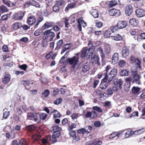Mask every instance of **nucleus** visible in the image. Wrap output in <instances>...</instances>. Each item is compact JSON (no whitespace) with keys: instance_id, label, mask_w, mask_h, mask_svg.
Returning <instances> with one entry per match:
<instances>
[{"instance_id":"3c124183","label":"nucleus","mask_w":145,"mask_h":145,"mask_svg":"<svg viewBox=\"0 0 145 145\" xmlns=\"http://www.w3.org/2000/svg\"><path fill=\"white\" fill-rule=\"evenodd\" d=\"M93 110H95L97 111V112H102V109L99 107L97 106H94L93 107Z\"/></svg>"},{"instance_id":"9d476101","label":"nucleus","mask_w":145,"mask_h":145,"mask_svg":"<svg viewBox=\"0 0 145 145\" xmlns=\"http://www.w3.org/2000/svg\"><path fill=\"white\" fill-rule=\"evenodd\" d=\"M114 83L115 85L118 86L120 89H122L123 82L121 79H115L114 80Z\"/></svg>"},{"instance_id":"4468645a","label":"nucleus","mask_w":145,"mask_h":145,"mask_svg":"<svg viewBox=\"0 0 145 145\" xmlns=\"http://www.w3.org/2000/svg\"><path fill=\"white\" fill-rule=\"evenodd\" d=\"M121 53L123 57L125 58H127L129 55V50L127 48L124 47Z\"/></svg>"},{"instance_id":"a878e982","label":"nucleus","mask_w":145,"mask_h":145,"mask_svg":"<svg viewBox=\"0 0 145 145\" xmlns=\"http://www.w3.org/2000/svg\"><path fill=\"white\" fill-rule=\"evenodd\" d=\"M34 116L33 119L35 121L39 122L40 121V115L37 113H34Z\"/></svg>"},{"instance_id":"72a5a7b5","label":"nucleus","mask_w":145,"mask_h":145,"mask_svg":"<svg viewBox=\"0 0 145 145\" xmlns=\"http://www.w3.org/2000/svg\"><path fill=\"white\" fill-rule=\"evenodd\" d=\"M126 64V62L124 60H120L119 61L118 65L120 67H123L125 66Z\"/></svg>"},{"instance_id":"c03bdc74","label":"nucleus","mask_w":145,"mask_h":145,"mask_svg":"<svg viewBox=\"0 0 145 145\" xmlns=\"http://www.w3.org/2000/svg\"><path fill=\"white\" fill-rule=\"evenodd\" d=\"M105 51L107 53H109L110 52V49L108 44H105Z\"/></svg>"},{"instance_id":"cd10ccee","label":"nucleus","mask_w":145,"mask_h":145,"mask_svg":"<svg viewBox=\"0 0 145 145\" xmlns=\"http://www.w3.org/2000/svg\"><path fill=\"white\" fill-rule=\"evenodd\" d=\"M117 3L116 0H112L108 2V5L109 7H113L115 6Z\"/></svg>"},{"instance_id":"dca6fc26","label":"nucleus","mask_w":145,"mask_h":145,"mask_svg":"<svg viewBox=\"0 0 145 145\" xmlns=\"http://www.w3.org/2000/svg\"><path fill=\"white\" fill-rule=\"evenodd\" d=\"M90 69L89 65L87 63H86L83 65L82 68V71L84 73L87 72H89Z\"/></svg>"},{"instance_id":"7c9ffc66","label":"nucleus","mask_w":145,"mask_h":145,"mask_svg":"<svg viewBox=\"0 0 145 145\" xmlns=\"http://www.w3.org/2000/svg\"><path fill=\"white\" fill-rule=\"evenodd\" d=\"M120 134H118L117 132H114L110 135L109 138L110 139H112L116 136L118 137H120Z\"/></svg>"},{"instance_id":"052dcab7","label":"nucleus","mask_w":145,"mask_h":145,"mask_svg":"<svg viewBox=\"0 0 145 145\" xmlns=\"http://www.w3.org/2000/svg\"><path fill=\"white\" fill-rule=\"evenodd\" d=\"M83 64L82 63H80L79 64H77V65L76 66V68L75 69H80L83 66Z\"/></svg>"},{"instance_id":"a211bd4d","label":"nucleus","mask_w":145,"mask_h":145,"mask_svg":"<svg viewBox=\"0 0 145 145\" xmlns=\"http://www.w3.org/2000/svg\"><path fill=\"white\" fill-rule=\"evenodd\" d=\"M10 78L11 77L9 74H6L3 79L2 81L3 83L4 84L7 83L10 81Z\"/></svg>"},{"instance_id":"4d7b16f0","label":"nucleus","mask_w":145,"mask_h":145,"mask_svg":"<svg viewBox=\"0 0 145 145\" xmlns=\"http://www.w3.org/2000/svg\"><path fill=\"white\" fill-rule=\"evenodd\" d=\"M34 116V113L30 112L27 114V117L28 119H30L31 118H33Z\"/></svg>"},{"instance_id":"09e8293b","label":"nucleus","mask_w":145,"mask_h":145,"mask_svg":"<svg viewBox=\"0 0 145 145\" xmlns=\"http://www.w3.org/2000/svg\"><path fill=\"white\" fill-rule=\"evenodd\" d=\"M60 8L57 5L54 6L53 7V10L55 12H58Z\"/></svg>"},{"instance_id":"774afa93","label":"nucleus","mask_w":145,"mask_h":145,"mask_svg":"<svg viewBox=\"0 0 145 145\" xmlns=\"http://www.w3.org/2000/svg\"><path fill=\"white\" fill-rule=\"evenodd\" d=\"M48 45V42L46 40H43L42 43V46L43 47H45L47 46Z\"/></svg>"},{"instance_id":"6e6d98bb","label":"nucleus","mask_w":145,"mask_h":145,"mask_svg":"<svg viewBox=\"0 0 145 145\" xmlns=\"http://www.w3.org/2000/svg\"><path fill=\"white\" fill-rule=\"evenodd\" d=\"M20 141L19 145H27V144L25 140L22 139Z\"/></svg>"},{"instance_id":"8fccbe9b","label":"nucleus","mask_w":145,"mask_h":145,"mask_svg":"<svg viewBox=\"0 0 145 145\" xmlns=\"http://www.w3.org/2000/svg\"><path fill=\"white\" fill-rule=\"evenodd\" d=\"M10 15L9 14H7L3 15L1 17L2 20H7L8 18L9 17Z\"/></svg>"},{"instance_id":"4be33fe9","label":"nucleus","mask_w":145,"mask_h":145,"mask_svg":"<svg viewBox=\"0 0 145 145\" xmlns=\"http://www.w3.org/2000/svg\"><path fill=\"white\" fill-rule=\"evenodd\" d=\"M53 23L52 22H46L42 26V28L43 29L49 28L52 26Z\"/></svg>"},{"instance_id":"49530a36","label":"nucleus","mask_w":145,"mask_h":145,"mask_svg":"<svg viewBox=\"0 0 145 145\" xmlns=\"http://www.w3.org/2000/svg\"><path fill=\"white\" fill-rule=\"evenodd\" d=\"M130 83L127 84H125L124 86V89L126 91H128L130 89Z\"/></svg>"},{"instance_id":"13d9d810","label":"nucleus","mask_w":145,"mask_h":145,"mask_svg":"<svg viewBox=\"0 0 145 145\" xmlns=\"http://www.w3.org/2000/svg\"><path fill=\"white\" fill-rule=\"evenodd\" d=\"M19 67L22 70L25 71L27 67V66L25 64L20 65Z\"/></svg>"},{"instance_id":"f03ea898","label":"nucleus","mask_w":145,"mask_h":145,"mask_svg":"<svg viewBox=\"0 0 145 145\" xmlns=\"http://www.w3.org/2000/svg\"><path fill=\"white\" fill-rule=\"evenodd\" d=\"M78 54V53L76 54V56H74L71 58H69L68 60V63L70 65H71L72 67L74 69H75L76 66L79 62Z\"/></svg>"},{"instance_id":"de8ad7c7","label":"nucleus","mask_w":145,"mask_h":145,"mask_svg":"<svg viewBox=\"0 0 145 145\" xmlns=\"http://www.w3.org/2000/svg\"><path fill=\"white\" fill-rule=\"evenodd\" d=\"M118 28L117 26H112L110 28L109 30H111L112 33H114L117 30Z\"/></svg>"},{"instance_id":"f257e3e1","label":"nucleus","mask_w":145,"mask_h":145,"mask_svg":"<svg viewBox=\"0 0 145 145\" xmlns=\"http://www.w3.org/2000/svg\"><path fill=\"white\" fill-rule=\"evenodd\" d=\"M99 42H97L96 43L93 42L92 41H89L88 45L91 46L88 49L86 47H84L82 48L81 51V57L83 58L86 56L89 58L90 56H92L95 49V46H97L96 44L97 43L99 44Z\"/></svg>"},{"instance_id":"aec40b11","label":"nucleus","mask_w":145,"mask_h":145,"mask_svg":"<svg viewBox=\"0 0 145 145\" xmlns=\"http://www.w3.org/2000/svg\"><path fill=\"white\" fill-rule=\"evenodd\" d=\"M22 26L21 23L19 22H16L13 24V28L15 30H16L21 28Z\"/></svg>"},{"instance_id":"338daca9","label":"nucleus","mask_w":145,"mask_h":145,"mask_svg":"<svg viewBox=\"0 0 145 145\" xmlns=\"http://www.w3.org/2000/svg\"><path fill=\"white\" fill-rule=\"evenodd\" d=\"M73 120L76 119L78 117V114L76 113H73L71 116Z\"/></svg>"},{"instance_id":"6e6552de","label":"nucleus","mask_w":145,"mask_h":145,"mask_svg":"<svg viewBox=\"0 0 145 145\" xmlns=\"http://www.w3.org/2000/svg\"><path fill=\"white\" fill-rule=\"evenodd\" d=\"M133 12V8L131 5H127L126 6L125 9V12L127 16H130L132 14Z\"/></svg>"},{"instance_id":"c756f323","label":"nucleus","mask_w":145,"mask_h":145,"mask_svg":"<svg viewBox=\"0 0 145 145\" xmlns=\"http://www.w3.org/2000/svg\"><path fill=\"white\" fill-rule=\"evenodd\" d=\"M8 11V9L7 7L4 5L0 6V12L3 13L7 12Z\"/></svg>"},{"instance_id":"b1692460","label":"nucleus","mask_w":145,"mask_h":145,"mask_svg":"<svg viewBox=\"0 0 145 145\" xmlns=\"http://www.w3.org/2000/svg\"><path fill=\"white\" fill-rule=\"evenodd\" d=\"M145 131V128H142L134 131V135H138Z\"/></svg>"},{"instance_id":"c9c22d12","label":"nucleus","mask_w":145,"mask_h":145,"mask_svg":"<svg viewBox=\"0 0 145 145\" xmlns=\"http://www.w3.org/2000/svg\"><path fill=\"white\" fill-rule=\"evenodd\" d=\"M140 88L137 87H133L132 89V93H137L139 92Z\"/></svg>"},{"instance_id":"c85d7f7f","label":"nucleus","mask_w":145,"mask_h":145,"mask_svg":"<svg viewBox=\"0 0 145 145\" xmlns=\"http://www.w3.org/2000/svg\"><path fill=\"white\" fill-rule=\"evenodd\" d=\"M131 71L132 75L134 74H137L138 70L137 66H133L132 67L131 69Z\"/></svg>"},{"instance_id":"9b49d317","label":"nucleus","mask_w":145,"mask_h":145,"mask_svg":"<svg viewBox=\"0 0 145 145\" xmlns=\"http://www.w3.org/2000/svg\"><path fill=\"white\" fill-rule=\"evenodd\" d=\"M109 13L111 16H118L120 15V12L119 10L113 8L110 10Z\"/></svg>"},{"instance_id":"58836bf2","label":"nucleus","mask_w":145,"mask_h":145,"mask_svg":"<svg viewBox=\"0 0 145 145\" xmlns=\"http://www.w3.org/2000/svg\"><path fill=\"white\" fill-rule=\"evenodd\" d=\"M27 129L30 131H32L35 130V127L34 125H31L27 126Z\"/></svg>"},{"instance_id":"1a4fd4ad","label":"nucleus","mask_w":145,"mask_h":145,"mask_svg":"<svg viewBox=\"0 0 145 145\" xmlns=\"http://www.w3.org/2000/svg\"><path fill=\"white\" fill-rule=\"evenodd\" d=\"M108 80L106 76L102 80L101 83L100 85V88L102 89H105L108 86L106 81Z\"/></svg>"},{"instance_id":"7ed1b4c3","label":"nucleus","mask_w":145,"mask_h":145,"mask_svg":"<svg viewBox=\"0 0 145 145\" xmlns=\"http://www.w3.org/2000/svg\"><path fill=\"white\" fill-rule=\"evenodd\" d=\"M52 29H49L43 33L44 36L43 39L44 40L50 39V41L53 40V39L55 36V33L54 32L52 31Z\"/></svg>"},{"instance_id":"2f4dec72","label":"nucleus","mask_w":145,"mask_h":145,"mask_svg":"<svg viewBox=\"0 0 145 145\" xmlns=\"http://www.w3.org/2000/svg\"><path fill=\"white\" fill-rule=\"evenodd\" d=\"M63 41L62 40H60L58 41L57 43V46L55 48L56 50H59L61 48L62 43Z\"/></svg>"},{"instance_id":"39448f33","label":"nucleus","mask_w":145,"mask_h":145,"mask_svg":"<svg viewBox=\"0 0 145 145\" xmlns=\"http://www.w3.org/2000/svg\"><path fill=\"white\" fill-rule=\"evenodd\" d=\"M97 116V113L94 110H92L91 112L88 111L85 114V116L87 118L90 117L91 118H96Z\"/></svg>"},{"instance_id":"a18cd8bd","label":"nucleus","mask_w":145,"mask_h":145,"mask_svg":"<svg viewBox=\"0 0 145 145\" xmlns=\"http://www.w3.org/2000/svg\"><path fill=\"white\" fill-rule=\"evenodd\" d=\"M62 99L60 98L57 99L54 102V104L56 105H58L60 104L62 101Z\"/></svg>"},{"instance_id":"bf43d9fd","label":"nucleus","mask_w":145,"mask_h":145,"mask_svg":"<svg viewBox=\"0 0 145 145\" xmlns=\"http://www.w3.org/2000/svg\"><path fill=\"white\" fill-rule=\"evenodd\" d=\"M22 27L23 30L24 31H26L30 29V27L27 25L24 24L22 25Z\"/></svg>"},{"instance_id":"f704fd0d","label":"nucleus","mask_w":145,"mask_h":145,"mask_svg":"<svg viewBox=\"0 0 145 145\" xmlns=\"http://www.w3.org/2000/svg\"><path fill=\"white\" fill-rule=\"evenodd\" d=\"M75 5L76 3H71L70 4H68L65 9L67 10H68L70 8H73L75 6Z\"/></svg>"},{"instance_id":"4c0bfd02","label":"nucleus","mask_w":145,"mask_h":145,"mask_svg":"<svg viewBox=\"0 0 145 145\" xmlns=\"http://www.w3.org/2000/svg\"><path fill=\"white\" fill-rule=\"evenodd\" d=\"M111 69V67L110 66H107L105 70L104 71H105V72L104 73V75L105 76V77H106V76L107 78H108V72L109 71L110 69Z\"/></svg>"},{"instance_id":"37998d69","label":"nucleus","mask_w":145,"mask_h":145,"mask_svg":"<svg viewBox=\"0 0 145 145\" xmlns=\"http://www.w3.org/2000/svg\"><path fill=\"white\" fill-rule=\"evenodd\" d=\"M134 62L135 63L137 67H138L139 69H140L141 68V66L140 65V64L141 63L140 61L138 59H136Z\"/></svg>"},{"instance_id":"ea45409f","label":"nucleus","mask_w":145,"mask_h":145,"mask_svg":"<svg viewBox=\"0 0 145 145\" xmlns=\"http://www.w3.org/2000/svg\"><path fill=\"white\" fill-rule=\"evenodd\" d=\"M50 91L48 89H46L42 93V95H44V97H47L49 95Z\"/></svg>"},{"instance_id":"f8f14e48","label":"nucleus","mask_w":145,"mask_h":145,"mask_svg":"<svg viewBox=\"0 0 145 145\" xmlns=\"http://www.w3.org/2000/svg\"><path fill=\"white\" fill-rule=\"evenodd\" d=\"M133 78L134 80L133 81V83H135L136 84H140V76L138 74V73L134 74L132 75Z\"/></svg>"},{"instance_id":"680f3d73","label":"nucleus","mask_w":145,"mask_h":145,"mask_svg":"<svg viewBox=\"0 0 145 145\" xmlns=\"http://www.w3.org/2000/svg\"><path fill=\"white\" fill-rule=\"evenodd\" d=\"M86 132L84 128L80 129L77 131V133H78L84 134Z\"/></svg>"},{"instance_id":"f3484780","label":"nucleus","mask_w":145,"mask_h":145,"mask_svg":"<svg viewBox=\"0 0 145 145\" xmlns=\"http://www.w3.org/2000/svg\"><path fill=\"white\" fill-rule=\"evenodd\" d=\"M117 69L116 68H113L110 71L108 75L114 78L117 75Z\"/></svg>"},{"instance_id":"2eb2a0df","label":"nucleus","mask_w":145,"mask_h":145,"mask_svg":"<svg viewBox=\"0 0 145 145\" xmlns=\"http://www.w3.org/2000/svg\"><path fill=\"white\" fill-rule=\"evenodd\" d=\"M36 21V19L34 16L29 17L27 19V22L29 25H32Z\"/></svg>"},{"instance_id":"412c9836","label":"nucleus","mask_w":145,"mask_h":145,"mask_svg":"<svg viewBox=\"0 0 145 145\" xmlns=\"http://www.w3.org/2000/svg\"><path fill=\"white\" fill-rule=\"evenodd\" d=\"M90 12L95 18H97L99 16L98 11L96 9H93L90 11Z\"/></svg>"},{"instance_id":"0eeeda50","label":"nucleus","mask_w":145,"mask_h":145,"mask_svg":"<svg viewBox=\"0 0 145 145\" xmlns=\"http://www.w3.org/2000/svg\"><path fill=\"white\" fill-rule=\"evenodd\" d=\"M136 15L138 17L140 18L145 16V11L142 9H137L136 11Z\"/></svg>"},{"instance_id":"e433bc0d","label":"nucleus","mask_w":145,"mask_h":145,"mask_svg":"<svg viewBox=\"0 0 145 145\" xmlns=\"http://www.w3.org/2000/svg\"><path fill=\"white\" fill-rule=\"evenodd\" d=\"M52 113L54 115V117L55 118H58L60 117V114L56 110H54L52 112Z\"/></svg>"},{"instance_id":"a19ab883","label":"nucleus","mask_w":145,"mask_h":145,"mask_svg":"<svg viewBox=\"0 0 145 145\" xmlns=\"http://www.w3.org/2000/svg\"><path fill=\"white\" fill-rule=\"evenodd\" d=\"M86 132L89 133L92 130V127L90 126H86L84 128Z\"/></svg>"},{"instance_id":"5fc2aeb1","label":"nucleus","mask_w":145,"mask_h":145,"mask_svg":"<svg viewBox=\"0 0 145 145\" xmlns=\"http://www.w3.org/2000/svg\"><path fill=\"white\" fill-rule=\"evenodd\" d=\"M41 30L40 29H38L36 30L34 32V35L35 36H39L40 33H41Z\"/></svg>"},{"instance_id":"ddd939ff","label":"nucleus","mask_w":145,"mask_h":145,"mask_svg":"<svg viewBox=\"0 0 145 145\" xmlns=\"http://www.w3.org/2000/svg\"><path fill=\"white\" fill-rule=\"evenodd\" d=\"M127 24V23L125 21H120L118 22L117 26L118 28L122 29L125 27Z\"/></svg>"},{"instance_id":"6ab92c4d","label":"nucleus","mask_w":145,"mask_h":145,"mask_svg":"<svg viewBox=\"0 0 145 145\" xmlns=\"http://www.w3.org/2000/svg\"><path fill=\"white\" fill-rule=\"evenodd\" d=\"M112 59V62L114 64L117 62L119 59V55L118 53H115L114 54Z\"/></svg>"},{"instance_id":"e2e57ef3","label":"nucleus","mask_w":145,"mask_h":145,"mask_svg":"<svg viewBox=\"0 0 145 145\" xmlns=\"http://www.w3.org/2000/svg\"><path fill=\"white\" fill-rule=\"evenodd\" d=\"M138 116V112L137 111L135 112H133L130 115V118H131L133 116Z\"/></svg>"},{"instance_id":"69168bd1","label":"nucleus","mask_w":145,"mask_h":145,"mask_svg":"<svg viewBox=\"0 0 145 145\" xmlns=\"http://www.w3.org/2000/svg\"><path fill=\"white\" fill-rule=\"evenodd\" d=\"M103 25V23L101 22H97L96 23V26L98 28L101 27Z\"/></svg>"},{"instance_id":"5701e85b","label":"nucleus","mask_w":145,"mask_h":145,"mask_svg":"<svg viewBox=\"0 0 145 145\" xmlns=\"http://www.w3.org/2000/svg\"><path fill=\"white\" fill-rule=\"evenodd\" d=\"M138 23V21L135 18L131 19L129 21L130 24L134 27L136 26L137 25Z\"/></svg>"},{"instance_id":"603ef678","label":"nucleus","mask_w":145,"mask_h":145,"mask_svg":"<svg viewBox=\"0 0 145 145\" xmlns=\"http://www.w3.org/2000/svg\"><path fill=\"white\" fill-rule=\"evenodd\" d=\"M47 115L44 113H42L40 115V120L42 119L44 120L46 118Z\"/></svg>"},{"instance_id":"473e14b6","label":"nucleus","mask_w":145,"mask_h":145,"mask_svg":"<svg viewBox=\"0 0 145 145\" xmlns=\"http://www.w3.org/2000/svg\"><path fill=\"white\" fill-rule=\"evenodd\" d=\"M7 110L6 108H5L3 110V117L6 119L9 115V112L7 111Z\"/></svg>"},{"instance_id":"0e129e2a","label":"nucleus","mask_w":145,"mask_h":145,"mask_svg":"<svg viewBox=\"0 0 145 145\" xmlns=\"http://www.w3.org/2000/svg\"><path fill=\"white\" fill-rule=\"evenodd\" d=\"M94 125L97 127H99L101 125V122L99 121H97L94 123Z\"/></svg>"},{"instance_id":"864d4df0","label":"nucleus","mask_w":145,"mask_h":145,"mask_svg":"<svg viewBox=\"0 0 145 145\" xmlns=\"http://www.w3.org/2000/svg\"><path fill=\"white\" fill-rule=\"evenodd\" d=\"M104 105L105 107H110L111 106V102L110 101H106L104 103Z\"/></svg>"},{"instance_id":"79ce46f5","label":"nucleus","mask_w":145,"mask_h":145,"mask_svg":"<svg viewBox=\"0 0 145 145\" xmlns=\"http://www.w3.org/2000/svg\"><path fill=\"white\" fill-rule=\"evenodd\" d=\"M134 62L135 63L137 67H138L139 69H140L141 68V66L140 65V64L141 63L140 61L138 59H136Z\"/></svg>"},{"instance_id":"393cba45","label":"nucleus","mask_w":145,"mask_h":145,"mask_svg":"<svg viewBox=\"0 0 145 145\" xmlns=\"http://www.w3.org/2000/svg\"><path fill=\"white\" fill-rule=\"evenodd\" d=\"M129 72V71L127 70L123 69L120 72V74L122 76H127L128 75Z\"/></svg>"},{"instance_id":"bb28decb","label":"nucleus","mask_w":145,"mask_h":145,"mask_svg":"<svg viewBox=\"0 0 145 145\" xmlns=\"http://www.w3.org/2000/svg\"><path fill=\"white\" fill-rule=\"evenodd\" d=\"M122 37L119 34H117L114 36H112V39L116 40H120L122 39Z\"/></svg>"},{"instance_id":"20e7f679","label":"nucleus","mask_w":145,"mask_h":145,"mask_svg":"<svg viewBox=\"0 0 145 145\" xmlns=\"http://www.w3.org/2000/svg\"><path fill=\"white\" fill-rule=\"evenodd\" d=\"M25 13L19 11L17 13H15L13 16V18L15 20H22L25 14Z\"/></svg>"},{"instance_id":"423d86ee","label":"nucleus","mask_w":145,"mask_h":145,"mask_svg":"<svg viewBox=\"0 0 145 145\" xmlns=\"http://www.w3.org/2000/svg\"><path fill=\"white\" fill-rule=\"evenodd\" d=\"M30 4L37 8H39L40 6L39 3L34 0H30L29 2L25 3V6L26 7H28Z\"/></svg>"}]
</instances>
